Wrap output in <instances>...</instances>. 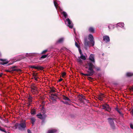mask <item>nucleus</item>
Returning a JSON list of instances; mask_svg holds the SVG:
<instances>
[{
	"instance_id": "obj_1",
	"label": "nucleus",
	"mask_w": 133,
	"mask_h": 133,
	"mask_svg": "<svg viewBox=\"0 0 133 133\" xmlns=\"http://www.w3.org/2000/svg\"><path fill=\"white\" fill-rule=\"evenodd\" d=\"M88 69L87 72L88 73L87 74H84L83 73H81V74L84 76H91L93 75L94 73V71L93 70L94 69H95L96 71H99L100 70V68L99 67L96 66L95 64H92L89 62L88 63Z\"/></svg>"
},
{
	"instance_id": "obj_2",
	"label": "nucleus",
	"mask_w": 133,
	"mask_h": 133,
	"mask_svg": "<svg viewBox=\"0 0 133 133\" xmlns=\"http://www.w3.org/2000/svg\"><path fill=\"white\" fill-rule=\"evenodd\" d=\"M88 39L90 41H87L85 40L84 43V48L86 49H87L88 47H90L91 46H93L95 44V41L94 38L92 35L90 34L88 36Z\"/></svg>"
},
{
	"instance_id": "obj_3",
	"label": "nucleus",
	"mask_w": 133,
	"mask_h": 133,
	"mask_svg": "<svg viewBox=\"0 0 133 133\" xmlns=\"http://www.w3.org/2000/svg\"><path fill=\"white\" fill-rule=\"evenodd\" d=\"M15 127L16 129H18L21 130H23L26 128V124L25 122H21L19 123H16Z\"/></svg>"
},
{
	"instance_id": "obj_4",
	"label": "nucleus",
	"mask_w": 133,
	"mask_h": 133,
	"mask_svg": "<svg viewBox=\"0 0 133 133\" xmlns=\"http://www.w3.org/2000/svg\"><path fill=\"white\" fill-rule=\"evenodd\" d=\"M89 59L90 61L87 62V65L88 67V63L90 62L92 64H95L94 55L93 54H91L89 58Z\"/></svg>"
},
{
	"instance_id": "obj_5",
	"label": "nucleus",
	"mask_w": 133,
	"mask_h": 133,
	"mask_svg": "<svg viewBox=\"0 0 133 133\" xmlns=\"http://www.w3.org/2000/svg\"><path fill=\"white\" fill-rule=\"evenodd\" d=\"M64 21L66 24V23L67 22L68 24L67 25L70 28H73V25L71 21L69 18L66 19Z\"/></svg>"
},
{
	"instance_id": "obj_6",
	"label": "nucleus",
	"mask_w": 133,
	"mask_h": 133,
	"mask_svg": "<svg viewBox=\"0 0 133 133\" xmlns=\"http://www.w3.org/2000/svg\"><path fill=\"white\" fill-rule=\"evenodd\" d=\"M102 109L111 112V108L108 104H104L102 106Z\"/></svg>"
},
{
	"instance_id": "obj_7",
	"label": "nucleus",
	"mask_w": 133,
	"mask_h": 133,
	"mask_svg": "<svg viewBox=\"0 0 133 133\" xmlns=\"http://www.w3.org/2000/svg\"><path fill=\"white\" fill-rule=\"evenodd\" d=\"M108 120L111 128L113 129H114L115 125L113 120L112 119L110 118H108Z\"/></svg>"
},
{
	"instance_id": "obj_8",
	"label": "nucleus",
	"mask_w": 133,
	"mask_h": 133,
	"mask_svg": "<svg viewBox=\"0 0 133 133\" xmlns=\"http://www.w3.org/2000/svg\"><path fill=\"white\" fill-rule=\"evenodd\" d=\"M37 116L38 118L41 119H44L46 117V115L45 114H43L42 115L40 113L38 114L37 115Z\"/></svg>"
},
{
	"instance_id": "obj_9",
	"label": "nucleus",
	"mask_w": 133,
	"mask_h": 133,
	"mask_svg": "<svg viewBox=\"0 0 133 133\" xmlns=\"http://www.w3.org/2000/svg\"><path fill=\"white\" fill-rule=\"evenodd\" d=\"M0 61L2 62H0V64L2 65L6 64L9 62V61L6 59H3L1 58L0 59Z\"/></svg>"
},
{
	"instance_id": "obj_10",
	"label": "nucleus",
	"mask_w": 133,
	"mask_h": 133,
	"mask_svg": "<svg viewBox=\"0 0 133 133\" xmlns=\"http://www.w3.org/2000/svg\"><path fill=\"white\" fill-rule=\"evenodd\" d=\"M103 39L105 42H108L110 41V38L109 36H104L103 37Z\"/></svg>"
},
{
	"instance_id": "obj_11",
	"label": "nucleus",
	"mask_w": 133,
	"mask_h": 133,
	"mask_svg": "<svg viewBox=\"0 0 133 133\" xmlns=\"http://www.w3.org/2000/svg\"><path fill=\"white\" fill-rule=\"evenodd\" d=\"M124 26V24L123 22H120L117 23L116 24V27H118L119 26L121 28H123Z\"/></svg>"
},
{
	"instance_id": "obj_12",
	"label": "nucleus",
	"mask_w": 133,
	"mask_h": 133,
	"mask_svg": "<svg viewBox=\"0 0 133 133\" xmlns=\"http://www.w3.org/2000/svg\"><path fill=\"white\" fill-rule=\"evenodd\" d=\"M57 130L55 129H52L49 130L47 131V133H54L56 132Z\"/></svg>"
},
{
	"instance_id": "obj_13",
	"label": "nucleus",
	"mask_w": 133,
	"mask_h": 133,
	"mask_svg": "<svg viewBox=\"0 0 133 133\" xmlns=\"http://www.w3.org/2000/svg\"><path fill=\"white\" fill-rule=\"evenodd\" d=\"M88 31L91 33H94V32L95 29L93 27H91L89 28Z\"/></svg>"
},
{
	"instance_id": "obj_14",
	"label": "nucleus",
	"mask_w": 133,
	"mask_h": 133,
	"mask_svg": "<svg viewBox=\"0 0 133 133\" xmlns=\"http://www.w3.org/2000/svg\"><path fill=\"white\" fill-rule=\"evenodd\" d=\"M80 57L83 60H85L86 59V58L87 57V55H86V56L84 55L83 54H82L80 55Z\"/></svg>"
},
{
	"instance_id": "obj_15",
	"label": "nucleus",
	"mask_w": 133,
	"mask_h": 133,
	"mask_svg": "<svg viewBox=\"0 0 133 133\" xmlns=\"http://www.w3.org/2000/svg\"><path fill=\"white\" fill-rule=\"evenodd\" d=\"M17 67L16 66H14L11 67L10 69V70L11 71H18L19 69H16V68Z\"/></svg>"
},
{
	"instance_id": "obj_16",
	"label": "nucleus",
	"mask_w": 133,
	"mask_h": 133,
	"mask_svg": "<svg viewBox=\"0 0 133 133\" xmlns=\"http://www.w3.org/2000/svg\"><path fill=\"white\" fill-rule=\"evenodd\" d=\"M64 40V38H61L59 39L57 42L56 43H62Z\"/></svg>"
},
{
	"instance_id": "obj_17",
	"label": "nucleus",
	"mask_w": 133,
	"mask_h": 133,
	"mask_svg": "<svg viewBox=\"0 0 133 133\" xmlns=\"http://www.w3.org/2000/svg\"><path fill=\"white\" fill-rule=\"evenodd\" d=\"M108 28L109 30L114 29L115 28V26L114 25L110 24L109 25Z\"/></svg>"
},
{
	"instance_id": "obj_18",
	"label": "nucleus",
	"mask_w": 133,
	"mask_h": 133,
	"mask_svg": "<svg viewBox=\"0 0 133 133\" xmlns=\"http://www.w3.org/2000/svg\"><path fill=\"white\" fill-rule=\"evenodd\" d=\"M115 109L121 116H123V114L117 108H115Z\"/></svg>"
},
{
	"instance_id": "obj_19",
	"label": "nucleus",
	"mask_w": 133,
	"mask_h": 133,
	"mask_svg": "<svg viewBox=\"0 0 133 133\" xmlns=\"http://www.w3.org/2000/svg\"><path fill=\"white\" fill-rule=\"evenodd\" d=\"M126 75L127 76L130 77L133 75V73L128 72L126 74Z\"/></svg>"
},
{
	"instance_id": "obj_20",
	"label": "nucleus",
	"mask_w": 133,
	"mask_h": 133,
	"mask_svg": "<svg viewBox=\"0 0 133 133\" xmlns=\"http://www.w3.org/2000/svg\"><path fill=\"white\" fill-rule=\"evenodd\" d=\"M54 5L55 6L56 9H57V6H58V4L56 2L55 0H54Z\"/></svg>"
},
{
	"instance_id": "obj_21",
	"label": "nucleus",
	"mask_w": 133,
	"mask_h": 133,
	"mask_svg": "<svg viewBox=\"0 0 133 133\" xmlns=\"http://www.w3.org/2000/svg\"><path fill=\"white\" fill-rule=\"evenodd\" d=\"M0 131L3 132H5L6 133H7L8 132V133H9L8 132H7L5 130V129H4L3 128H2L0 126Z\"/></svg>"
},
{
	"instance_id": "obj_22",
	"label": "nucleus",
	"mask_w": 133,
	"mask_h": 133,
	"mask_svg": "<svg viewBox=\"0 0 133 133\" xmlns=\"http://www.w3.org/2000/svg\"><path fill=\"white\" fill-rule=\"evenodd\" d=\"M86 100V99L84 98V97H83V96L81 98H79V100L81 102H84V100Z\"/></svg>"
},
{
	"instance_id": "obj_23",
	"label": "nucleus",
	"mask_w": 133,
	"mask_h": 133,
	"mask_svg": "<svg viewBox=\"0 0 133 133\" xmlns=\"http://www.w3.org/2000/svg\"><path fill=\"white\" fill-rule=\"evenodd\" d=\"M32 122V123L33 124L36 121V119L34 117H31L30 118Z\"/></svg>"
},
{
	"instance_id": "obj_24",
	"label": "nucleus",
	"mask_w": 133,
	"mask_h": 133,
	"mask_svg": "<svg viewBox=\"0 0 133 133\" xmlns=\"http://www.w3.org/2000/svg\"><path fill=\"white\" fill-rule=\"evenodd\" d=\"M63 99L66 101H70V99L67 97H66L65 96H63Z\"/></svg>"
},
{
	"instance_id": "obj_25",
	"label": "nucleus",
	"mask_w": 133,
	"mask_h": 133,
	"mask_svg": "<svg viewBox=\"0 0 133 133\" xmlns=\"http://www.w3.org/2000/svg\"><path fill=\"white\" fill-rule=\"evenodd\" d=\"M62 14L65 17V18H66L67 16V14L66 13L65 11H63L62 12Z\"/></svg>"
},
{
	"instance_id": "obj_26",
	"label": "nucleus",
	"mask_w": 133,
	"mask_h": 133,
	"mask_svg": "<svg viewBox=\"0 0 133 133\" xmlns=\"http://www.w3.org/2000/svg\"><path fill=\"white\" fill-rule=\"evenodd\" d=\"M32 54L31 53H26L25 54V55L26 56V57H28L29 56H30L32 55Z\"/></svg>"
},
{
	"instance_id": "obj_27",
	"label": "nucleus",
	"mask_w": 133,
	"mask_h": 133,
	"mask_svg": "<svg viewBox=\"0 0 133 133\" xmlns=\"http://www.w3.org/2000/svg\"><path fill=\"white\" fill-rule=\"evenodd\" d=\"M75 45L78 48H80V46L76 42H75Z\"/></svg>"
},
{
	"instance_id": "obj_28",
	"label": "nucleus",
	"mask_w": 133,
	"mask_h": 133,
	"mask_svg": "<svg viewBox=\"0 0 133 133\" xmlns=\"http://www.w3.org/2000/svg\"><path fill=\"white\" fill-rule=\"evenodd\" d=\"M47 56V55H42L41 57V58H46Z\"/></svg>"
},
{
	"instance_id": "obj_29",
	"label": "nucleus",
	"mask_w": 133,
	"mask_h": 133,
	"mask_svg": "<svg viewBox=\"0 0 133 133\" xmlns=\"http://www.w3.org/2000/svg\"><path fill=\"white\" fill-rule=\"evenodd\" d=\"M103 95H102L101 97H99V99L101 100V101H102L103 100Z\"/></svg>"
},
{
	"instance_id": "obj_30",
	"label": "nucleus",
	"mask_w": 133,
	"mask_h": 133,
	"mask_svg": "<svg viewBox=\"0 0 133 133\" xmlns=\"http://www.w3.org/2000/svg\"><path fill=\"white\" fill-rule=\"evenodd\" d=\"M78 49L79 52V53H80V55L83 54V53H82V52L81 50V49H80V48H78Z\"/></svg>"
},
{
	"instance_id": "obj_31",
	"label": "nucleus",
	"mask_w": 133,
	"mask_h": 133,
	"mask_svg": "<svg viewBox=\"0 0 133 133\" xmlns=\"http://www.w3.org/2000/svg\"><path fill=\"white\" fill-rule=\"evenodd\" d=\"M47 51V50H45L44 51H43L41 53V54H43L45 53Z\"/></svg>"
},
{
	"instance_id": "obj_32",
	"label": "nucleus",
	"mask_w": 133,
	"mask_h": 133,
	"mask_svg": "<svg viewBox=\"0 0 133 133\" xmlns=\"http://www.w3.org/2000/svg\"><path fill=\"white\" fill-rule=\"evenodd\" d=\"M66 74L65 72H63L62 73V76L63 77H64L66 75Z\"/></svg>"
},
{
	"instance_id": "obj_33",
	"label": "nucleus",
	"mask_w": 133,
	"mask_h": 133,
	"mask_svg": "<svg viewBox=\"0 0 133 133\" xmlns=\"http://www.w3.org/2000/svg\"><path fill=\"white\" fill-rule=\"evenodd\" d=\"M51 96H52V97H54V96H56L57 95H56V94H51Z\"/></svg>"
},
{
	"instance_id": "obj_34",
	"label": "nucleus",
	"mask_w": 133,
	"mask_h": 133,
	"mask_svg": "<svg viewBox=\"0 0 133 133\" xmlns=\"http://www.w3.org/2000/svg\"><path fill=\"white\" fill-rule=\"evenodd\" d=\"M34 79L35 81H37V80L38 79V77H37L36 76H34Z\"/></svg>"
},
{
	"instance_id": "obj_35",
	"label": "nucleus",
	"mask_w": 133,
	"mask_h": 133,
	"mask_svg": "<svg viewBox=\"0 0 133 133\" xmlns=\"http://www.w3.org/2000/svg\"><path fill=\"white\" fill-rule=\"evenodd\" d=\"M51 99L52 100L54 101H55V99H56V98H55L54 97L51 96Z\"/></svg>"
},
{
	"instance_id": "obj_36",
	"label": "nucleus",
	"mask_w": 133,
	"mask_h": 133,
	"mask_svg": "<svg viewBox=\"0 0 133 133\" xmlns=\"http://www.w3.org/2000/svg\"><path fill=\"white\" fill-rule=\"evenodd\" d=\"M130 128L133 129V125L131 123L130 124Z\"/></svg>"
},
{
	"instance_id": "obj_37",
	"label": "nucleus",
	"mask_w": 133,
	"mask_h": 133,
	"mask_svg": "<svg viewBox=\"0 0 133 133\" xmlns=\"http://www.w3.org/2000/svg\"><path fill=\"white\" fill-rule=\"evenodd\" d=\"M62 102L64 104H68V102H66V101L65 102H64L63 101H62Z\"/></svg>"
},
{
	"instance_id": "obj_38",
	"label": "nucleus",
	"mask_w": 133,
	"mask_h": 133,
	"mask_svg": "<svg viewBox=\"0 0 133 133\" xmlns=\"http://www.w3.org/2000/svg\"><path fill=\"white\" fill-rule=\"evenodd\" d=\"M78 62H79L81 63L82 62V61L79 58L78 59Z\"/></svg>"
},
{
	"instance_id": "obj_39",
	"label": "nucleus",
	"mask_w": 133,
	"mask_h": 133,
	"mask_svg": "<svg viewBox=\"0 0 133 133\" xmlns=\"http://www.w3.org/2000/svg\"><path fill=\"white\" fill-rule=\"evenodd\" d=\"M55 92V91L54 89H51V92Z\"/></svg>"
},
{
	"instance_id": "obj_40",
	"label": "nucleus",
	"mask_w": 133,
	"mask_h": 133,
	"mask_svg": "<svg viewBox=\"0 0 133 133\" xmlns=\"http://www.w3.org/2000/svg\"><path fill=\"white\" fill-rule=\"evenodd\" d=\"M27 131L28 133H31V131L29 129H28L27 130Z\"/></svg>"
},
{
	"instance_id": "obj_41",
	"label": "nucleus",
	"mask_w": 133,
	"mask_h": 133,
	"mask_svg": "<svg viewBox=\"0 0 133 133\" xmlns=\"http://www.w3.org/2000/svg\"><path fill=\"white\" fill-rule=\"evenodd\" d=\"M31 97H30L29 98H28V99L30 101H31Z\"/></svg>"
},
{
	"instance_id": "obj_42",
	"label": "nucleus",
	"mask_w": 133,
	"mask_h": 133,
	"mask_svg": "<svg viewBox=\"0 0 133 133\" xmlns=\"http://www.w3.org/2000/svg\"><path fill=\"white\" fill-rule=\"evenodd\" d=\"M63 79L62 78H61L59 79V80L58 81L59 82H60L62 81V80Z\"/></svg>"
},
{
	"instance_id": "obj_43",
	"label": "nucleus",
	"mask_w": 133,
	"mask_h": 133,
	"mask_svg": "<svg viewBox=\"0 0 133 133\" xmlns=\"http://www.w3.org/2000/svg\"><path fill=\"white\" fill-rule=\"evenodd\" d=\"M131 113L133 115V109L131 111Z\"/></svg>"
},
{
	"instance_id": "obj_44",
	"label": "nucleus",
	"mask_w": 133,
	"mask_h": 133,
	"mask_svg": "<svg viewBox=\"0 0 133 133\" xmlns=\"http://www.w3.org/2000/svg\"><path fill=\"white\" fill-rule=\"evenodd\" d=\"M73 30H74V33H75V28H74L73 29Z\"/></svg>"
},
{
	"instance_id": "obj_45",
	"label": "nucleus",
	"mask_w": 133,
	"mask_h": 133,
	"mask_svg": "<svg viewBox=\"0 0 133 133\" xmlns=\"http://www.w3.org/2000/svg\"><path fill=\"white\" fill-rule=\"evenodd\" d=\"M5 121V122H6V123H9V121H8V120H7L6 121V122Z\"/></svg>"
},
{
	"instance_id": "obj_46",
	"label": "nucleus",
	"mask_w": 133,
	"mask_h": 133,
	"mask_svg": "<svg viewBox=\"0 0 133 133\" xmlns=\"http://www.w3.org/2000/svg\"><path fill=\"white\" fill-rule=\"evenodd\" d=\"M2 74H0V77H1L2 76Z\"/></svg>"
},
{
	"instance_id": "obj_47",
	"label": "nucleus",
	"mask_w": 133,
	"mask_h": 133,
	"mask_svg": "<svg viewBox=\"0 0 133 133\" xmlns=\"http://www.w3.org/2000/svg\"><path fill=\"white\" fill-rule=\"evenodd\" d=\"M32 68H36L34 66H33Z\"/></svg>"
},
{
	"instance_id": "obj_48",
	"label": "nucleus",
	"mask_w": 133,
	"mask_h": 133,
	"mask_svg": "<svg viewBox=\"0 0 133 133\" xmlns=\"http://www.w3.org/2000/svg\"><path fill=\"white\" fill-rule=\"evenodd\" d=\"M89 78L90 79H91V77H89Z\"/></svg>"
},
{
	"instance_id": "obj_49",
	"label": "nucleus",
	"mask_w": 133,
	"mask_h": 133,
	"mask_svg": "<svg viewBox=\"0 0 133 133\" xmlns=\"http://www.w3.org/2000/svg\"><path fill=\"white\" fill-rule=\"evenodd\" d=\"M132 89L133 90V87L132 88Z\"/></svg>"
},
{
	"instance_id": "obj_50",
	"label": "nucleus",
	"mask_w": 133,
	"mask_h": 133,
	"mask_svg": "<svg viewBox=\"0 0 133 133\" xmlns=\"http://www.w3.org/2000/svg\"><path fill=\"white\" fill-rule=\"evenodd\" d=\"M1 119V117L0 116V119Z\"/></svg>"
},
{
	"instance_id": "obj_51",
	"label": "nucleus",
	"mask_w": 133,
	"mask_h": 133,
	"mask_svg": "<svg viewBox=\"0 0 133 133\" xmlns=\"http://www.w3.org/2000/svg\"><path fill=\"white\" fill-rule=\"evenodd\" d=\"M31 114H33V113H31Z\"/></svg>"
}]
</instances>
